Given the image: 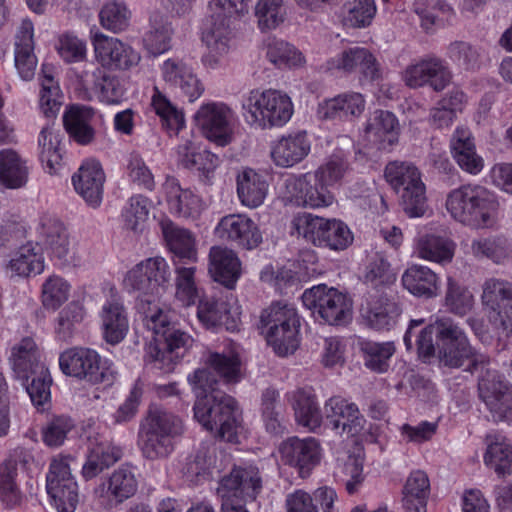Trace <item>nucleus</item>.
Segmentation results:
<instances>
[{
    "mask_svg": "<svg viewBox=\"0 0 512 512\" xmlns=\"http://www.w3.org/2000/svg\"><path fill=\"white\" fill-rule=\"evenodd\" d=\"M92 77V91L100 102L107 105H116L123 101L125 88L118 76L112 75L102 68H96Z\"/></svg>",
    "mask_w": 512,
    "mask_h": 512,
    "instance_id": "603ef678",
    "label": "nucleus"
},
{
    "mask_svg": "<svg viewBox=\"0 0 512 512\" xmlns=\"http://www.w3.org/2000/svg\"><path fill=\"white\" fill-rule=\"evenodd\" d=\"M399 123L396 116L384 110L374 111L367 119L364 136L367 141L387 149L398 141Z\"/></svg>",
    "mask_w": 512,
    "mask_h": 512,
    "instance_id": "473e14b6",
    "label": "nucleus"
},
{
    "mask_svg": "<svg viewBox=\"0 0 512 512\" xmlns=\"http://www.w3.org/2000/svg\"><path fill=\"white\" fill-rule=\"evenodd\" d=\"M471 251L475 257L487 258L498 265L512 261V243L500 236L473 240Z\"/></svg>",
    "mask_w": 512,
    "mask_h": 512,
    "instance_id": "864d4df0",
    "label": "nucleus"
},
{
    "mask_svg": "<svg viewBox=\"0 0 512 512\" xmlns=\"http://www.w3.org/2000/svg\"><path fill=\"white\" fill-rule=\"evenodd\" d=\"M170 278V267L166 259L154 256L142 260L130 269L124 278V285L141 294L154 295L168 285Z\"/></svg>",
    "mask_w": 512,
    "mask_h": 512,
    "instance_id": "2eb2a0df",
    "label": "nucleus"
},
{
    "mask_svg": "<svg viewBox=\"0 0 512 512\" xmlns=\"http://www.w3.org/2000/svg\"><path fill=\"white\" fill-rule=\"evenodd\" d=\"M99 316L105 341L112 345L120 343L129 330L128 314L123 303L117 298L108 299Z\"/></svg>",
    "mask_w": 512,
    "mask_h": 512,
    "instance_id": "2f4dec72",
    "label": "nucleus"
},
{
    "mask_svg": "<svg viewBox=\"0 0 512 512\" xmlns=\"http://www.w3.org/2000/svg\"><path fill=\"white\" fill-rule=\"evenodd\" d=\"M27 161L16 151H0V184L8 189H19L28 181Z\"/></svg>",
    "mask_w": 512,
    "mask_h": 512,
    "instance_id": "c03bdc74",
    "label": "nucleus"
},
{
    "mask_svg": "<svg viewBox=\"0 0 512 512\" xmlns=\"http://www.w3.org/2000/svg\"><path fill=\"white\" fill-rule=\"evenodd\" d=\"M267 57L278 68L300 67L305 63V58L298 49L279 39L269 40Z\"/></svg>",
    "mask_w": 512,
    "mask_h": 512,
    "instance_id": "e2e57ef3",
    "label": "nucleus"
},
{
    "mask_svg": "<svg viewBox=\"0 0 512 512\" xmlns=\"http://www.w3.org/2000/svg\"><path fill=\"white\" fill-rule=\"evenodd\" d=\"M130 19L131 11L123 0L108 1L99 12L101 26L112 33L125 31L129 27Z\"/></svg>",
    "mask_w": 512,
    "mask_h": 512,
    "instance_id": "bf43d9fd",
    "label": "nucleus"
},
{
    "mask_svg": "<svg viewBox=\"0 0 512 512\" xmlns=\"http://www.w3.org/2000/svg\"><path fill=\"white\" fill-rule=\"evenodd\" d=\"M104 182V171L95 160L85 161L72 177L76 192L93 208L102 202Z\"/></svg>",
    "mask_w": 512,
    "mask_h": 512,
    "instance_id": "bb28decb",
    "label": "nucleus"
},
{
    "mask_svg": "<svg viewBox=\"0 0 512 512\" xmlns=\"http://www.w3.org/2000/svg\"><path fill=\"white\" fill-rule=\"evenodd\" d=\"M92 45L95 57L103 68L129 71L141 61V54L131 45L102 32L92 35Z\"/></svg>",
    "mask_w": 512,
    "mask_h": 512,
    "instance_id": "f3484780",
    "label": "nucleus"
},
{
    "mask_svg": "<svg viewBox=\"0 0 512 512\" xmlns=\"http://www.w3.org/2000/svg\"><path fill=\"white\" fill-rule=\"evenodd\" d=\"M159 225L167 246L175 256L190 262L197 260L195 242L190 231L179 227L167 217L162 218Z\"/></svg>",
    "mask_w": 512,
    "mask_h": 512,
    "instance_id": "a19ab883",
    "label": "nucleus"
},
{
    "mask_svg": "<svg viewBox=\"0 0 512 512\" xmlns=\"http://www.w3.org/2000/svg\"><path fill=\"white\" fill-rule=\"evenodd\" d=\"M59 366L65 375L92 384L109 385L113 381L112 371L101 365L100 355L90 348L73 347L63 351L59 356Z\"/></svg>",
    "mask_w": 512,
    "mask_h": 512,
    "instance_id": "9b49d317",
    "label": "nucleus"
},
{
    "mask_svg": "<svg viewBox=\"0 0 512 512\" xmlns=\"http://www.w3.org/2000/svg\"><path fill=\"white\" fill-rule=\"evenodd\" d=\"M303 305L315 315L331 325H340L350 318L352 302L350 298L325 284L307 289L302 294Z\"/></svg>",
    "mask_w": 512,
    "mask_h": 512,
    "instance_id": "9d476101",
    "label": "nucleus"
},
{
    "mask_svg": "<svg viewBox=\"0 0 512 512\" xmlns=\"http://www.w3.org/2000/svg\"><path fill=\"white\" fill-rule=\"evenodd\" d=\"M38 234L42 244L62 264H71L73 262L67 230L59 219L52 216L42 217Z\"/></svg>",
    "mask_w": 512,
    "mask_h": 512,
    "instance_id": "c85d7f7f",
    "label": "nucleus"
},
{
    "mask_svg": "<svg viewBox=\"0 0 512 512\" xmlns=\"http://www.w3.org/2000/svg\"><path fill=\"white\" fill-rule=\"evenodd\" d=\"M183 432L179 417L159 409H151L141 424L139 446L143 456L149 460L168 457L174 450V440Z\"/></svg>",
    "mask_w": 512,
    "mask_h": 512,
    "instance_id": "423d86ee",
    "label": "nucleus"
},
{
    "mask_svg": "<svg viewBox=\"0 0 512 512\" xmlns=\"http://www.w3.org/2000/svg\"><path fill=\"white\" fill-rule=\"evenodd\" d=\"M425 323L423 318L413 319L405 332L403 341L407 350L413 348V340L417 346L419 357L426 360L435 354L433 335L436 337L438 356L440 362L451 368H459L464 362L470 360V372L478 371L479 366L484 368L489 364V357L477 353L470 345L465 332L447 316H437L427 326L420 328Z\"/></svg>",
    "mask_w": 512,
    "mask_h": 512,
    "instance_id": "f03ea898",
    "label": "nucleus"
},
{
    "mask_svg": "<svg viewBox=\"0 0 512 512\" xmlns=\"http://www.w3.org/2000/svg\"><path fill=\"white\" fill-rule=\"evenodd\" d=\"M94 115L92 108L85 106H72L63 116L66 131L77 143L87 145L94 139V129L90 121Z\"/></svg>",
    "mask_w": 512,
    "mask_h": 512,
    "instance_id": "a18cd8bd",
    "label": "nucleus"
},
{
    "mask_svg": "<svg viewBox=\"0 0 512 512\" xmlns=\"http://www.w3.org/2000/svg\"><path fill=\"white\" fill-rule=\"evenodd\" d=\"M16 477L17 465L15 462L5 461L0 465V501L6 508H15L23 500Z\"/></svg>",
    "mask_w": 512,
    "mask_h": 512,
    "instance_id": "680f3d73",
    "label": "nucleus"
},
{
    "mask_svg": "<svg viewBox=\"0 0 512 512\" xmlns=\"http://www.w3.org/2000/svg\"><path fill=\"white\" fill-rule=\"evenodd\" d=\"M178 154L181 157V163L188 169L199 171L206 183L212 181L214 172L221 162L216 154L208 150L195 152L191 142H186L184 145L179 146Z\"/></svg>",
    "mask_w": 512,
    "mask_h": 512,
    "instance_id": "8fccbe9b",
    "label": "nucleus"
},
{
    "mask_svg": "<svg viewBox=\"0 0 512 512\" xmlns=\"http://www.w3.org/2000/svg\"><path fill=\"white\" fill-rule=\"evenodd\" d=\"M402 284L411 294L418 297H435L439 290V278L430 268L423 265L408 267L401 278Z\"/></svg>",
    "mask_w": 512,
    "mask_h": 512,
    "instance_id": "79ce46f5",
    "label": "nucleus"
},
{
    "mask_svg": "<svg viewBox=\"0 0 512 512\" xmlns=\"http://www.w3.org/2000/svg\"><path fill=\"white\" fill-rule=\"evenodd\" d=\"M285 187L290 200L304 208H324L334 201L328 187L313 173H306L298 178H288L285 181Z\"/></svg>",
    "mask_w": 512,
    "mask_h": 512,
    "instance_id": "6ab92c4d",
    "label": "nucleus"
},
{
    "mask_svg": "<svg viewBox=\"0 0 512 512\" xmlns=\"http://www.w3.org/2000/svg\"><path fill=\"white\" fill-rule=\"evenodd\" d=\"M455 247V243L449 238L424 235L417 240L416 252L424 260L444 264L452 261Z\"/></svg>",
    "mask_w": 512,
    "mask_h": 512,
    "instance_id": "3c124183",
    "label": "nucleus"
},
{
    "mask_svg": "<svg viewBox=\"0 0 512 512\" xmlns=\"http://www.w3.org/2000/svg\"><path fill=\"white\" fill-rule=\"evenodd\" d=\"M385 178L400 195L403 210L409 217H422L427 211L425 184L418 168L409 162L393 161L385 168Z\"/></svg>",
    "mask_w": 512,
    "mask_h": 512,
    "instance_id": "1a4fd4ad",
    "label": "nucleus"
},
{
    "mask_svg": "<svg viewBox=\"0 0 512 512\" xmlns=\"http://www.w3.org/2000/svg\"><path fill=\"white\" fill-rule=\"evenodd\" d=\"M9 360L15 377L19 380H30V375L45 369L40 350L30 337L23 338L12 348Z\"/></svg>",
    "mask_w": 512,
    "mask_h": 512,
    "instance_id": "e433bc0d",
    "label": "nucleus"
},
{
    "mask_svg": "<svg viewBox=\"0 0 512 512\" xmlns=\"http://www.w3.org/2000/svg\"><path fill=\"white\" fill-rule=\"evenodd\" d=\"M250 0H210L203 23L202 39L208 48L204 66L215 69L229 51L234 22L248 14Z\"/></svg>",
    "mask_w": 512,
    "mask_h": 512,
    "instance_id": "20e7f679",
    "label": "nucleus"
},
{
    "mask_svg": "<svg viewBox=\"0 0 512 512\" xmlns=\"http://www.w3.org/2000/svg\"><path fill=\"white\" fill-rule=\"evenodd\" d=\"M430 493V481L421 470L410 473L403 488V503L408 512H418L424 507Z\"/></svg>",
    "mask_w": 512,
    "mask_h": 512,
    "instance_id": "5fc2aeb1",
    "label": "nucleus"
},
{
    "mask_svg": "<svg viewBox=\"0 0 512 512\" xmlns=\"http://www.w3.org/2000/svg\"><path fill=\"white\" fill-rule=\"evenodd\" d=\"M33 36V23L29 19H23L15 37V66L25 81L34 77L37 66Z\"/></svg>",
    "mask_w": 512,
    "mask_h": 512,
    "instance_id": "f704fd0d",
    "label": "nucleus"
},
{
    "mask_svg": "<svg viewBox=\"0 0 512 512\" xmlns=\"http://www.w3.org/2000/svg\"><path fill=\"white\" fill-rule=\"evenodd\" d=\"M360 349L363 353L365 366L377 373H384L389 368L391 357L396 351L394 342L362 341Z\"/></svg>",
    "mask_w": 512,
    "mask_h": 512,
    "instance_id": "6e6d98bb",
    "label": "nucleus"
},
{
    "mask_svg": "<svg viewBox=\"0 0 512 512\" xmlns=\"http://www.w3.org/2000/svg\"><path fill=\"white\" fill-rule=\"evenodd\" d=\"M205 363L208 367L196 369L188 376L197 400L194 418L212 435L228 442L236 440L241 425V412L236 401L218 388L212 368L226 382L240 379L241 361L233 347L221 352L209 351Z\"/></svg>",
    "mask_w": 512,
    "mask_h": 512,
    "instance_id": "f257e3e1",
    "label": "nucleus"
},
{
    "mask_svg": "<svg viewBox=\"0 0 512 512\" xmlns=\"http://www.w3.org/2000/svg\"><path fill=\"white\" fill-rule=\"evenodd\" d=\"M401 312L396 302L375 293H370L361 307L362 318L369 327L377 331H389L394 328Z\"/></svg>",
    "mask_w": 512,
    "mask_h": 512,
    "instance_id": "a878e982",
    "label": "nucleus"
},
{
    "mask_svg": "<svg viewBox=\"0 0 512 512\" xmlns=\"http://www.w3.org/2000/svg\"><path fill=\"white\" fill-rule=\"evenodd\" d=\"M279 453L282 462L296 468L302 478L307 477L320 461V446L312 437L288 438L280 445Z\"/></svg>",
    "mask_w": 512,
    "mask_h": 512,
    "instance_id": "4be33fe9",
    "label": "nucleus"
},
{
    "mask_svg": "<svg viewBox=\"0 0 512 512\" xmlns=\"http://www.w3.org/2000/svg\"><path fill=\"white\" fill-rule=\"evenodd\" d=\"M218 450L213 440L202 442L195 455L186 463L185 474L188 477H207L220 473L228 459L221 451L218 455Z\"/></svg>",
    "mask_w": 512,
    "mask_h": 512,
    "instance_id": "72a5a7b5",
    "label": "nucleus"
},
{
    "mask_svg": "<svg viewBox=\"0 0 512 512\" xmlns=\"http://www.w3.org/2000/svg\"><path fill=\"white\" fill-rule=\"evenodd\" d=\"M482 368L478 380L480 398L484 401L496 421L512 422V389L505 378L496 370Z\"/></svg>",
    "mask_w": 512,
    "mask_h": 512,
    "instance_id": "4468645a",
    "label": "nucleus"
},
{
    "mask_svg": "<svg viewBox=\"0 0 512 512\" xmlns=\"http://www.w3.org/2000/svg\"><path fill=\"white\" fill-rule=\"evenodd\" d=\"M446 208L460 223L483 228L492 223L498 202L495 195L484 186L463 185L448 194Z\"/></svg>",
    "mask_w": 512,
    "mask_h": 512,
    "instance_id": "39448f33",
    "label": "nucleus"
},
{
    "mask_svg": "<svg viewBox=\"0 0 512 512\" xmlns=\"http://www.w3.org/2000/svg\"><path fill=\"white\" fill-rule=\"evenodd\" d=\"M402 80L410 88L428 85L435 91H442L451 81V72L443 59L429 54L407 65Z\"/></svg>",
    "mask_w": 512,
    "mask_h": 512,
    "instance_id": "a211bd4d",
    "label": "nucleus"
},
{
    "mask_svg": "<svg viewBox=\"0 0 512 512\" xmlns=\"http://www.w3.org/2000/svg\"><path fill=\"white\" fill-rule=\"evenodd\" d=\"M450 147L452 155L461 169L473 175L483 169V159L476 153L475 144L467 128L458 127L455 130Z\"/></svg>",
    "mask_w": 512,
    "mask_h": 512,
    "instance_id": "ea45409f",
    "label": "nucleus"
},
{
    "mask_svg": "<svg viewBox=\"0 0 512 512\" xmlns=\"http://www.w3.org/2000/svg\"><path fill=\"white\" fill-rule=\"evenodd\" d=\"M219 238L251 250L262 242V234L256 223L244 214H229L221 218L216 226Z\"/></svg>",
    "mask_w": 512,
    "mask_h": 512,
    "instance_id": "412c9836",
    "label": "nucleus"
},
{
    "mask_svg": "<svg viewBox=\"0 0 512 512\" xmlns=\"http://www.w3.org/2000/svg\"><path fill=\"white\" fill-rule=\"evenodd\" d=\"M169 211L182 218H196L204 208L202 199L190 189H183L178 181L169 178L163 185Z\"/></svg>",
    "mask_w": 512,
    "mask_h": 512,
    "instance_id": "7c9ffc66",
    "label": "nucleus"
},
{
    "mask_svg": "<svg viewBox=\"0 0 512 512\" xmlns=\"http://www.w3.org/2000/svg\"><path fill=\"white\" fill-rule=\"evenodd\" d=\"M242 108L246 122L259 128L283 126L294 112L290 97L274 89L251 90L244 98Z\"/></svg>",
    "mask_w": 512,
    "mask_h": 512,
    "instance_id": "0eeeda50",
    "label": "nucleus"
},
{
    "mask_svg": "<svg viewBox=\"0 0 512 512\" xmlns=\"http://www.w3.org/2000/svg\"><path fill=\"white\" fill-rule=\"evenodd\" d=\"M170 310L157 306L149 308L144 324L156 338L145 347V363L164 373L172 372L175 365L193 345L190 334L180 329Z\"/></svg>",
    "mask_w": 512,
    "mask_h": 512,
    "instance_id": "7ed1b4c3",
    "label": "nucleus"
},
{
    "mask_svg": "<svg viewBox=\"0 0 512 512\" xmlns=\"http://www.w3.org/2000/svg\"><path fill=\"white\" fill-rule=\"evenodd\" d=\"M136 469L121 465L94 488V501L104 511H112L132 498L138 490Z\"/></svg>",
    "mask_w": 512,
    "mask_h": 512,
    "instance_id": "ddd939ff",
    "label": "nucleus"
},
{
    "mask_svg": "<svg viewBox=\"0 0 512 512\" xmlns=\"http://www.w3.org/2000/svg\"><path fill=\"white\" fill-rule=\"evenodd\" d=\"M208 271L215 281L232 289L240 277L241 262L233 250L213 246L209 252Z\"/></svg>",
    "mask_w": 512,
    "mask_h": 512,
    "instance_id": "c756f323",
    "label": "nucleus"
},
{
    "mask_svg": "<svg viewBox=\"0 0 512 512\" xmlns=\"http://www.w3.org/2000/svg\"><path fill=\"white\" fill-rule=\"evenodd\" d=\"M324 413L328 425L339 434L356 436L364 429L366 420L357 405L342 397L334 396L328 399Z\"/></svg>",
    "mask_w": 512,
    "mask_h": 512,
    "instance_id": "aec40b11",
    "label": "nucleus"
},
{
    "mask_svg": "<svg viewBox=\"0 0 512 512\" xmlns=\"http://www.w3.org/2000/svg\"><path fill=\"white\" fill-rule=\"evenodd\" d=\"M194 121L205 137L218 146H226L232 141L234 113L226 104H202L194 115Z\"/></svg>",
    "mask_w": 512,
    "mask_h": 512,
    "instance_id": "dca6fc26",
    "label": "nucleus"
},
{
    "mask_svg": "<svg viewBox=\"0 0 512 512\" xmlns=\"http://www.w3.org/2000/svg\"><path fill=\"white\" fill-rule=\"evenodd\" d=\"M289 401L293 407L296 421L299 425L311 431L319 428L322 415L316 398L310 392L297 390L288 394Z\"/></svg>",
    "mask_w": 512,
    "mask_h": 512,
    "instance_id": "09e8293b",
    "label": "nucleus"
},
{
    "mask_svg": "<svg viewBox=\"0 0 512 512\" xmlns=\"http://www.w3.org/2000/svg\"><path fill=\"white\" fill-rule=\"evenodd\" d=\"M161 74L171 89L186 96L190 102L197 100L204 92V85L193 68L181 59L165 60L161 65Z\"/></svg>",
    "mask_w": 512,
    "mask_h": 512,
    "instance_id": "5701e85b",
    "label": "nucleus"
},
{
    "mask_svg": "<svg viewBox=\"0 0 512 512\" xmlns=\"http://www.w3.org/2000/svg\"><path fill=\"white\" fill-rule=\"evenodd\" d=\"M40 108L47 118H54L60 109L59 87L54 81L51 67L42 66Z\"/></svg>",
    "mask_w": 512,
    "mask_h": 512,
    "instance_id": "69168bd1",
    "label": "nucleus"
},
{
    "mask_svg": "<svg viewBox=\"0 0 512 512\" xmlns=\"http://www.w3.org/2000/svg\"><path fill=\"white\" fill-rule=\"evenodd\" d=\"M364 109L363 95L358 92H348L321 102L318 106V115L322 119H347L360 116Z\"/></svg>",
    "mask_w": 512,
    "mask_h": 512,
    "instance_id": "4c0bfd02",
    "label": "nucleus"
},
{
    "mask_svg": "<svg viewBox=\"0 0 512 512\" xmlns=\"http://www.w3.org/2000/svg\"><path fill=\"white\" fill-rule=\"evenodd\" d=\"M481 302L489 312L493 326L506 336H512V283L490 277L482 284Z\"/></svg>",
    "mask_w": 512,
    "mask_h": 512,
    "instance_id": "f8f14e48",
    "label": "nucleus"
},
{
    "mask_svg": "<svg viewBox=\"0 0 512 512\" xmlns=\"http://www.w3.org/2000/svg\"><path fill=\"white\" fill-rule=\"evenodd\" d=\"M230 312L227 296L205 297L199 301L197 308L198 319L206 327L226 325Z\"/></svg>",
    "mask_w": 512,
    "mask_h": 512,
    "instance_id": "13d9d810",
    "label": "nucleus"
},
{
    "mask_svg": "<svg viewBox=\"0 0 512 512\" xmlns=\"http://www.w3.org/2000/svg\"><path fill=\"white\" fill-rule=\"evenodd\" d=\"M44 256L38 245L27 243L11 254L6 265V272L11 277H29L44 271Z\"/></svg>",
    "mask_w": 512,
    "mask_h": 512,
    "instance_id": "58836bf2",
    "label": "nucleus"
},
{
    "mask_svg": "<svg viewBox=\"0 0 512 512\" xmlns=\"http://www.w3.org/2000/svg\"><path fill=\"white\" fill-rule=\"evenodd\" d=\"M195 273V266L175 263V298L184 307L194 305L199 298Z\"/></svg>",
    "mask_w": 512,
    "mask_h": 512,
    "instance_id": "4d7b16f0",
    "label": "nucleus"
},
{
    "mask_svg": "<svg viewBox=\"0 0 512 512\" xmlns=\"http://www.w3.org/2000/svg\"><path fill=\"white\" fill-rule=\"evenodd\" d=\"M70 294L69 283L60 276L51 275L42 284L41 300L46 309L57 310Z\"/></svg>",
    "mask_w": 512,
    "mask_h": 512,
    "instance_id": "774afa93",
    "label": "nucleus"
},
{
    "mask_svg": "<svg viewBox=\"0 0 512 512\" xmlns=\"http://www.w3.org/2000/svg\"><path fill=\"white\" fill-rule=\"evenodd\" d=\"M262 333L279 356L294 353L299 346L300 321L293 305L272 303L260 316Z\"/></svg>",
    "mask_w": 512,
    "mask_h": 512,
    "instance_id": "6e6552de",
    "label": "nucleus"
},
{
    "mask_svg": "<svg viewBox=\"0 0 512 512\" xmlns=\"http://www.w3.org/2000/svg\"><path fill=\"white\" fill-rule=\"evenodd\" d=\"M150 200L143 195L132 196L122 211L124 226L134 232L143 231L148 219Z\"/></svg>",
    "mask_w": 512,
    "mask_h": 512,
    "instance_id": "338daca9",
    "label": "nucleus"
},
{
    "mask_svg": "<svg viewBox=\"0 0 512 512\" xmlns=\"http://www.w3.org/2000/svg\"><path fill=\"white\" fill-rule=\"evenodd\" d=\"M311 141L305 131H297L280 137L271 146V158L279 167H292L310 152Z\"/></svg>",
    "mask_w": 512,
    "mask_h": 512,
    "instance_id": "cd10ccee",
    "label": "nucleus"
},
{
    "mask_svg": "<svg viewBox=\"0 0 512 512\" xmlns=\"http://www.w3.org/2000/svg\"><path fill=\"white\" fill-rule=\"evenodd\" d=\"M447 58L459 68L475 71L481 68L487 60V53L479 45L456 40L446 48Z\"/></svg>",
    "mask_w": 512,
    "mask_h": 512,
    "instance_id": "de8ad7c7",
    "label": "nucleus"
},
{
    "mask_svg": "<svg viewBox=\"0 0 512 512\" xmlns=\"http://www.w3.org/2000/svg\"><path fill=\"white\" fill-rule=\"evenodd\" d=\"M172 35L173 28L168 19L160 13H153L143 36V45L153 55L162 54L171 48Z\"/></svg>",
    "mask_w": 512,
    "mask_h": 512,
    "instance_id": "49530a36",
    "label": "nucleus"
},
{
    "mask_svg": "<svg viewBox=\"0 0 512 512\" xmlns=\"http://www.w3.org/2000/svg\"><path fill=\"white\" fill-rule=\"evenodd\" d=\"M485 443V465L498 475L512 473V445L506 437L498 433H489L485 437Z\"/></svg>",
    "mask_w": 512,
    "mask_h": 512,
    "instance_id": "37998d69",
    "label": "nucleus"
},
{
    "mask_svg": "<svg viewBox=\"0 0 512 512\" xmlns=\"http://www.w3.org/2000/svg\"><path fill=\"white\" fill-rule=\"evenodd\" d=\"M122 457V449L113 444L104 434L88 437L87 459L82 467V475L86 480L92 479Z\"/></svg>",
    "mask_w": 512,
    "mask_h": 512,
    "instance_id": "b1692460",
    "label": "nucleus"
},
{
    "mask_svg": "<svg viewBox=\"0 0 512 512\" xmlns=\"http://www.w3.org/2000/svg\"><path fill=\"white\" fill-rule=\"evenodd\" d=\"M262 489V477L258 468L248 466L235 468L222 478L218 487L221 497L231 496L244 500H254Z\"/></svg>",
    "mask_w": 512,
    "mask_h": 512,
    "instance_id": "393cba45",
    "label": "nucleus"
},
{
    "mask_svg": "<svg viewBox=\"0 0 512 512\" xmlns=\"http://www.w3.org/2000/svg\"><path fill=\"white\" fill-rule=\"evenodd\" d=\"M268 189L265 177L252 168H243L236 175V192L242 206L258 208L264 203Z\"/></svg>",
    "mask_w": 512,
    "mask_h": 512,
    "instance_id": "c9c22d12",
    "label": "nucleus"
},
{
    "mask_svg": "<svg viewBox=\"0 0 512 512\" xmlns=\"http://www.w3.org/2000/svg\"><path fill=\"white\" fill-rule=\"evenodd\" d=\"M151 105L155 113L159 116L162 127L166 129L170 135L178 134L184 126L183 113L157 89H155V93L152 96Z\"/></svg>",
    "mask_w": 512,
    "mask_h": 512,
    "instance_id": "052dcab7",
    "label": "nucleus"
},
{
    "mask_svg": "<svg viewBox=\"0 0 512 512\" xmlns=\"http://www.w3.org/2000/svg\"><path fill=\"white\" fill-rule=\"evenodd\" d=\"M444 305L451 313L464 316L473 308L474 297L467 287L448 277Z\"/></svg>",
    "mask_w": 512,
    "mask_h": 512,
    "instance_id": "0e129e2a",
    "label": "nucleus"
}]
</instances>
